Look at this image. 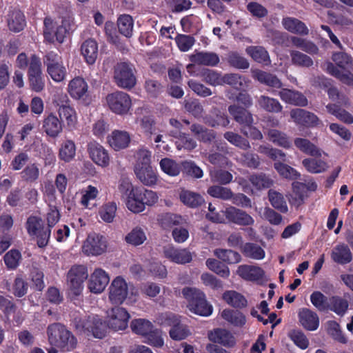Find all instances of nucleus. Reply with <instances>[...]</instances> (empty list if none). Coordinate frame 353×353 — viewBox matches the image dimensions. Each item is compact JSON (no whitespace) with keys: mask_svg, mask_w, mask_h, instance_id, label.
<instances>
[{"mask_svg":"<svg viewBox=\"0 0 353 353\" xmlns=\"http://www.w3.org/2000/svg\"><path fill=\"white\" fill-rule=\"evenodd\" d=\"M47 334L50 344L62 352H70L77 347V341L74 336L61 323L50 325Z\"/></svg>","mask_w":353,"mask_h":353,"instance_id":"1","label":"nucleus"},{"mask_svg":"<svg viewBox=\"0 0 353 353\" xmlns=\"http://www.w3.org/2000/svg\"><path fill=\"white\" fill-rule=\"evenodd\" d=\"M138 291L134 287L129 288L127 282L121 276L116 277L109 287V300L112 304L121 305L128 298L131 303L137 300Z\"/></svg>","mask_w":353,"mask_h":353,"instance_id":"2","label":"nucleus"},{"mask_svg":"<svg viewBox=\"0 0 353 353\" xmlns=\"http://www.w3.org/2000/svg\"><path fill=\"white\" fill-rule=\"evenodd\" d=\"M182 294L188 301V307L191 312L203 316L212 313V306L208 303L204 293L201 290L186 287L183 289Z\"/></svg>","mask_w":353,"mask_h":353,"instance_id":"3","label":"nucleus"},{"mask_svg":"<svg viewBox=\"0 0 353 353\" xmlns=\"http://www.w3.org/2000/svg\"><path fill=\"white\" fill-rule=\"evenodd\" d=\"M28 79L30 88L36 92H40L45 88V77L42 70V63L39 57L32 54L28 69Z\"/></svg>","mask_w":353,"mask_h":353,"instance_id":"4","label":"nucleus"},{"mask_svg":"<svg viewBox=\"0 0 353 353\" xmlns=\"http://www.w3.org/2000/svg\"><path fill=\"white\" fill-rule=\"evenodd\" d=\"M87 268L84 265H74L68 271L67 281L70 295L78 296L83 290V283L88 279Z\"/></svg>","mask_w":353,"mask_h":353,"instance_id":"5","label":"nucleus"},{"mask_svg":"<svg viewBox=\"0 0 353 353\" xmlns=\"http://www.w3.org/2000/svg\"><path fill=\"white\" fill-rule=\"evenodd\" d=\"M43 63L47 72L56 82L63 81L66 77L67 71L63 65L61 57L57 52L50 51L43 58Z\"/></svg>","mask_w":353,"mask_h":353,"instance_id":"6","label":"nucleus"},{"mask_svg":"<svg viewBox=\"0 0 353 353\" xmlns=\"http://www.w3.org/2000/svg\"><path fill=\"white\" fill-rule=\"evenodd\" d=\"M135 192V198L126 203L128 210L134 213L143 212L146 205H152L158 201L159 196L152 190L139 188Z\"/></svg>","mask_w":353,"mask_h":353,"instance_id":"7","label":"nucleus"},{"mask_svg":"<svg viewBox=\"0 0 353 353\" xmlns=\"http://www.w3.org/2000/svg\"><path fill=\"white\" fill-rule=\"evenodd\" d=\"M114 79L119 87L130 89L135 85L137 82L134 68L128 63H119L114 68Z\"/></svg>","mask_w":353,"mask_h":353,"instance_id":"8","label":"nucleus"},{"mask_svg":"<svg viewBox=\"0 0 353 353\" xmlns=\"http://www.w3.org/2000/svg\"><path fill=\"white\" fill-rule=\"evenodd\" d=\"M105 103L112 112L119 115L127 114L132 105L130 96L121 91L108 94L105 97Z\"/></svg>","mask_w":353,"mask_h":353,"instance_id":"9","label":"nucleus"},{"mask_svg":"<svg viewBox=\"0 0 353 353\" xmlns=\"http://www.w3.org/2000/svg\"><path fill=\"white\" fill-rule=\"evenodd\" d=\"M130 315L126 309L122 307H114L107 313V325L113 331L125 330L128 325Z\"/></svg>","mask_w":353,"mask_h":353,"instance_id":"10","label":"nucleus"},{"mask_svg":"<svg viewBox=\"0 0 353 353\" xmlns=\"http://www.w3.org/2000/svg\"><path fill=\"white\" fill-rule=\"evenodd\" d=\"M27 230L30 236H36L39 248L47 245L50 236V229L43 226L41 219L30 216L27 221Z\"/></svg>","mask_w":353,"mask_h":353,"instance_id":"11","label":"nucleus"},{"mask_svg":"<svg viewBox=\"0 0 353 353\" xmlns=\"http://www.w3.org/2000/svg\"><path fill=\"white\" fill-rule=\"evenodd\" d=\"M67 28L65 22L61 21L59 24L52 19L46 17L44 20L43 35L45 39L50 43L54 41V38L59 43H63L67 34Z\"/></svg>","mask_w":353,"mask_h":353,"instance_id":"12","label":"nucleus"},{"mask_svg":"<svg viewBox=\"0 0 353 353\" xmlns=\"http://www.w3.org/2000/svg\"><path fill=\"white\" fill-rule=\"evenodd\" d=\"M164 321L161 323L170 326L169 331L170 336L175 341H181L185 339L190 334L188 327L181 323L179 318L173 314H165L163 315Z\"/></svg>","mask_w":353,"mask_h":353,"instance_id":"13","label":"nucleus"},{"mask_svg":"<svg viewBox=\"0 0 353 353\" xmlns=\"http://www.w3.org/2000/svg\"><path fill=\"white\" fill-rule=\"evenodd\" d=\"M107 249L105 237L97 233L90 234L82 245L83 252L88 256L102 254Z\"/></svg>","mask_w":353,"mask_h":353,"instance_id":"14","label":"nucleus"},{"mask_svg":"<svg viewBox=\"0 0 353 353\" xmlns=\"http://www.w3.org/2000/svg\"><path fill=\"white\" fill-rule=\"evenodd\" d=\"M290 114L294 123L297 125L314 128L321 124V120L315 114L304 109H292Z\"/></svg>","mask_w":353,"mask_h":353,"instance_id":"15","label":"nucleus"},{"mask_svg":"<svg viewBox=\"0 0 353 353\" xmlns=\"http://www.w3.org/2000/svg\"><path fill=\"white\" fill-rule=\"evenodd\" d=\"M223 214L229 222L237 225L250 226L254 223V219L252 216L245 211L234 206L226 208L223 211Z\"/></svg>","mask_w":353,"mask_h":353,"instance_id":"16","label":"nucleus"},{"mask_svg":"<svg viewBox=\"0 0 353 353\" xmlns=\"http://www.w3.org/2000/svg\"><path fill=\"white\" fill-rule=\"evenodd\" d=\"M109 281L108 274L103 270L97 268L90 275L88 288L91 292L99 294L105 290Z\"/></svg>","mask_w":353,"mask_h":353,"instance_id":"17","label":"nucleus"},{"mask_svg":"<svg viewBox=\"0 0 353 353\" xmlns=\"http://www.w3.org/2000/svg\"><path fill=\"white\" fill-rule=\"evenodd\" d=\"M42 129L47 136L57 138L63 131L62 121L54 113H50L42 121Z\"/></svg>","mask_w":353,"mask_h":353,"instance_id":"18","label":"nucleus"},{"mask_svg":"<svg viewBox=\"0 0 353 353\" xmlns=\"http://www.w3.org/2000/svg\"><path fill=\"white\" fill-rule=\"evenodd\" d=\"M279 96L283 101L290 105L300 107L308 105L307 97L298 90L282 88L279 92Z\"/></svg>","mask_w":353,"mask_h":353,"instance_id":"19","label":"nucleus"},{"mask_svg":"<svg viewBox=\"0 0 353 353\" xmlns=\"http://www.w3.org/2000/svg\"><path fill=\"white\" fill-rule=\"evenodd\" d=\"M165 256L178 264L190 263L192 259V253L188 249H177L173 246L164 248Z\"/></svg>","mask_w":353,"mask_h":353,"instance_id":"20","label":"nucleus"},{"mask_svg":"<svg viewBox=\"0 0 353 353\" xmlns=\"http://www.w3.org/2000/svg\"><path fill=\"white\" fill-rule=\"evenodd\" d=\"M88 150L92 160L99 165L106 166L109 164L110 157L108 151L99 143L91 142Z\"/></svg>","mask_w":353,"mask_h":353,"instance_id":"21","label":"nucleus"},{"mask_svg":"<svg viewBox=\"0 0 353 353\" xmlns=\"http://www.w3.org/2000/svg\"><path fill=\"white\" fill-rule=\"evenodd\" d=\"M298 316L301 325L305 329L314 331L319 327V318L316 312L307 308H302L299 310Z\"/></svg>","mask_w":353,"mask_h":353,"instance_id":"22","label":"nucleus"},{"mask_svg":"<svg viewBox=\"0 0 353 353\" xmlns=\"http://www.w3.org/2000/svg\"><path fill=\"white\" fill-rule=\"evenodd\" d=\"M88 84L85 81L79 77L70 81L68 85V92L75 99H84L88 93Z\"/></svg>","mask_w":353,"mask_h":353,"instance_id":"23","label":"nucleus"},{"mask_svg":"<svg viewBox=\"0 0 353 353\" xmlns=\"http://www.w3.org/2000/svg\"><path fill=\"white\" fill-rule=\"evenodd\" d=\"M137 179L144 185L152 186L158 181V176L152 165L134 168Z\"/></svg>","mask_w":353,"mask_h":353,"instance_id":"24","label":"nucleus"},{"mask_svg":"<svg viewBox=\"0 0 353 353\" xmlns=\"http://www.w3.org/2000/svg\"><path fill=\"white\" fill-rule=\"evenodd\" d=\"M252 77L262 84L273 88H281L283 83L274 74L261 70H252Z\"/></svg>","mask_w":353,"mask_h":353,"instance_id":"25","label":"nucleus"},{"mask_svg":"<svg viewBox=\"0 0 353 353\" xmlns=\"http://www.w3.org/2000/svg\"><path fill=\"white\" fill-rule=\"evenodd\" d=\"M130 136L126 131L114 130L108 137V143L114 150H120L128 147Z\"/></svg>","mask_w":353,"mask_h":353,"instance_id":"26","label":"nucleus"},{"mask_svg":"<svg viewBox=\"0 0 353 353\" xmlns=\"http://www.w3.org/2000/svg\"><path fill=\"white\" fill-rule=\"evenodd\" d=\"M236 274L247 281H258L263 278L264 271L259 266L241 265L236 270Z\"/></svg>","mask_w":353,"mask_h":353,"instance_id":"27","label":"nucleus"},{"mask_svg":"<svg viewBox=\"0 0 353 353\" xmlns=\"http://www.w3.org/2000/svg\"><path fill=\"white\" fill-rule=\"evenodd\" d=\"M190 60L194 63L207 66H215L219 63L217 54L210 52H198L190 56Z\"/></svg>","mask_w":353,"mask_h":353,"instance_id":"28","label":"nucleus"},{"mask_svg":"<svg viewBox=\"0 0 353 353\" xmlns=\"http://www.w3.org/2000/svg\"><path fill=\"white\" fill-rule=\"evenodd\" d=\"M331 259L336 263L344 265L352 261V254L347 245L341 243L332 249Z\"/></svg>","mask_w":353,"mask_h":353,"instance_id":"29","label":"nucleus"},{"mask_svg":"<svg viewBox=\"0 0 353 353\" xmlns=\"http://www.w3.org/2000/svg\"><path fill=\"white\" fill-rule=\"evenodd\" d=\"M321 157H312L303 160L302 164L310 173L318 174L325 172L328 168V164Z\"/></svg>","mask_w":353,"mask_h":353,"instance_id":"30","label":"nucleus"},{"mask_svg":"<svg viewBox=\"0 0 353 353\" xmlns=\"http://www.w3.org/2000/svg\"><path fill=\"white\" fill-rule=\"evenodd\" d=\"M282 24L285 30L296 34L307 35L309 30L306 25L298 19L294 17H285Z\"/></svg>","mask_w":353,"mask_h":353,"instance_id":"31","label":"nucleus"},{"mask_svg":"<svg viewBox=\"0 0 353 353\" xmlns=\"http://www.w3.org/2000/svg\"><path fill=\"white\" fill-rule=\"evenodd\" d=\"M7 21L9 29L16 32L22 30L26 26L25 17L23 14L17 9H13L9 11Z\"/></svg>","mask_w":353,"mask_h":353,"instance_id":"32","label":"nucleus"},{"mask_svg":"<svg viewBox=\"0 0 353 353\" xmlns=\"http://www.w3.org/2000/svg\"><path fill=\"white\" fill-rule=\"evenodd\" d=\"M228 112L234 120L243 126L253 123L254 119L252 114L242 108L232 105L228 107Z\"/></svg>","mask_w":353,"mask_h":353,"instance_id":"33","label":"nucleus"},{"mask_svg":"<svg viewBox=\"0 0 353 353\" xmlns=\"http://www.w3.org/2000/svg\"><path fill=\"white\" fill-rule=\"evenodd\" d=\"M294 143L300 151L312 157H321L322 154H324L321 150L307 139L296 138Z\"/></svg>","mask_w":353,"mask_h":353,"instance_id":"34","label":"nucleus"},{"mask_svg":"<svg viewBox=\"0 0 353 353\" xmlns=\"http://www.w3.org/2000/svg\"><path fill=\"white\" fill-rule=\"evenodd\" d=\"M326 71L331 75L337 78L343 83L353 86V74L349 70H340L333 63H326Z\"/></svg>","mask_w":353,"mask_h":353,"instance_id":"35","label":"nucleus"},{"mask_svg":"<svg viewBox=\"0 0 353 353\" xmlns=\"http://www.w3.org/2000/svg\"><path fill=\"white\" fill-rule=\"evenodd\" d=\"M256 101L260 108L269 112L278 113L283 110L282 105L277 99L264 94L259 96Z\"/></svg>","mask_w":353,"mask_h":353,"instance_id":"36","label":"nucleus"},{"mask_svg":"<svg viewBox=\"0 0 353 353\" xmlns=\"http://www.w3.org/2000/svg\"><path fill=\"white\" fill-rule=\"evenodd\" d=\"M245 52L254 61L265 65L270 64L271 61L269 54L263 47L259 46H249L245 49Z\"/></svg>","mask_w":353,"mask_h":353,"instance_id":"37","label":"nucleus"},{"mask_svg":"<svg viewBox=\"0 0 353 353\" xmlns=\"http://www.w3.org/2000/svg\"><path fill=\"white\" fill-rule=\"evenodd\" d=\"M81 54L88 64H93L98 55V46L93 39L85 41L81 46Z\"/></svg>","mask_w":353,"mask_h":353,"instance_id":"38","label":"nucleus"},{"mask_svg":"<svg viewBox=\"0 0 353 353\" xmlns=\"http://www.w3.org/2000/svg\"><path fill=\"white\" fill-rule=\"evenodd\" d=\"M193 135L200 141L210 143L215 139L213 130H208L200 124L194 123L190 126Z\"/></svg>","mask_w":353,"mask_h":353,"instance_id":"39","label":"nucleus"},{"mask_svg":"<svg viewBox=\"0 0 353 353\" xmlns=\"http://www.w3.org/2000/svg\"><path fill=\"white\" fill-rule=\"evenodd\" d=\"M108 325L102 321L98 316H92L90 317V329L88 332L91 333L93 336L98 339L103 338L107 332Z\"/></svg>","mask_w":353,"mask_h":353,"instance_id":"40","label":"nucleus"},{"mask_svg":"<svg viewBox=\"0 0 353 353\" xmlns=\"http://www.w3.org/2000/svg\"><path fill=\"white\" fill-rule=\"evenodd\" d=\"M249 83V80L236 73L225 74L222 79V85L228 84L238 90L248 87Z\"/></svg>","mask_w":353,"mask_h":353,"instance_id":"41","label":"nucleus"},{"mask_svg":"<svg viewBox=\"0 0 353 353\" xmlns=\"http://www.w3.org/2000/svg\"><path fill=\"white\" fill-rule=\"evenodd\" d=\"M214 254L222 261L228 264L238 263L241 261V256L236 251L228 249H216Z\"/></svg>","mask_w":353,"mask_h":353,"instance_id":"42","label":"nucleus"},{"mask_svg":"<svg viewBox=\"0 0 353 353\" xmlns=\"http://www.w3.org/2000/svg\"><path fill=\"white\" fill-rule=\"evenodd\" d=\"M137 123L139 124L143 133L150 138L152 135L157 134L159 131L157 126V123L152 116H144L137 119Z\"/></svg>","mask_w":353,"mask_h":353,"instance_id":"43","label":"nucleus"},{"mask_svg":"<svg viewBox=\"0 0 353 353\" xmlns=\"http://www.w3.org/2000/svg\"><path fill=\"white\" fill-rule=\"evenodd\" d=\"M223 299L234 307H243L247 305L245 298L236 291H226L223 294Z\"/></svg>","mask_w":353,"mask_h":353,"instance_id":"44","label":"nucleus"},{"mask_svg":"<svg viewBox=\"0 0 353 353\" xmlns=\"http://www.w3.org/2000/svg\"><path fill=\"white\" fill-rule=\"evenodd\" d=\"M59 120H65L69 128H74L77 123V118L76 111L70 105L57 110Z\"/></svg>","mask_w":353,"mask_h":353,"instance_id":"45","label":"nucleus"},{"mask_svg":"<svg viewBox=\"0 0 353 353\" xmlns=\"http://www.w3.org/2000/svg\"><path fill=\"white\" fill-rule=\"evenodd\" d=\"M134 22L131 16L123 14L117 20V27L119 32L125 37L130 38L132 35Z\"/></svg>","mask_w":353,"mask_h":353,"instance_id":"46","label":"nucleus"},{"mask_svg":"<svg viewBox=\"0 0 353 353\" xmlns=\"http://www.w3.org/2000/svg\"><path fill=\"white\" fill-rule=\"evenodd\" d=\"M268 139L276 145L288 149L292 144L287 134L279 130L272 129L268 132Z\"/></svg>","mask_w":353,"mask_h":353,"instance_id":"47","label":"nucleus"},{"mask_svg":"<svg viewBox=\"0 0 353 353\" xmlns=\"http://www.w3.org/2000/svg\"><path fill=\"white\" fill-rule=\"evenodd\" d=\"M76 146L71 140L64 141L59 150V157L65 162L71 161L75 157Z\"/></svg>","mask_w":353,"mask_h":353,"instance_id":"48","label":"nucleus"},{"mask_svg":"<svg viewBox=\"0 0 353 353\" xmlns=\"http://www.w3.org/2000/svg\"><path fill=\"white\" fill-rule=\"evenodd\" d=\"M348 301L339 296H333L330 299L328 310L333 311L339 316L345 314L348 309Z\"/></svg>","mask_w":353,"mask_h":353,"instance_id":"49","label":"nucleus"},{"mask_svg":"<svg viewBox=\"0 0 353 353\" xmlns=\"http://www.w3.org/2000/svg\"><path fill=\"white\" fill-rule=\"evenodd\" d=\"M180 199L185 205L191 208H196L204 201L200 194L188 190H182L181 192Z\"/></svg>","mask_w":353,"mask_h":353,"instance_id":"50","label":"nucleus"},{"mask_svg":"<svg viewBox=\"0 0 353 353\" xmlns=\"http://www.w3.org/2000/svg\"><path fill=\"white\" fill-rule=\"evenodd\" d=\"M130 327L133 332L146 336L153 327L152 323L145 319H136L131 321Z\"/></svg>","mask_w":353,"mask_h":353,"instance_id":"51","label":"nucleus"},{"mask_svg":"<svg viewBox=\"0 0 353 353\" xmlns=\"http://www.w3.org/2000/svg\"><path fill=\"white\" fill-rule=\"evenodd\" d=\"M146 239V235L144 231L139 227L133 228L125 236V242L134 246H138L143 244L145 241Z\"/></svg>","mask_w":353,"mask_h":353,"instance_id":"52","label":"nucleus"},{"mask_svg":"<svg viewBox=\"0 0 353 353\" xmlns=\"http://www.w3.org/2000/svg\"><path fill=\"white\" fill-rule=\"evenodd\" d=\"M268 198L271 205L282 213H286L288 208L283 196L280 192L273 190L268 192Z\"/></svg>","mask_w":353,"mask_h":353,"instance_id":"53","label":"nucleus"},{"mask_svg":"<svg viewBox=\"0 0 353 353\" xmlns=\"http://www.w3.org/2000/svg\"><path fill=\"white\" fill-rule=\"evenodd\" d=\"M117 210V205L115 202H108L101 207L99 214L104 222L112 223L115 218Z\"/></svg>","mask_w":353,"mask_h":353,"instance_id":"54","label":"nucleus"},{"mask_svg":"<svg viewBox=\"0 0 353 353\" xmlns=\"http://www.w3.org/2000/svg\"><path fill=\"white\" fill-rule=\"evenodd\" d=\"M221 316L225 321L235 326L241 327L245 325L246 322L245 316L239 311L226 309L222 312Z\"/></svg>","mask_w":353,"mask_h":353,"instance_id":"55","label":"nucleus"},{"mask_svg":"<svg viewBox=\"0 0 353 353\" xmlns=\"http://www.w3.org/2000/svg\"><path fill=\"white\" fill-rule=\"evenodd\" d=\"M243 252L245 256L255 260H261L265 256V251L259 245L247 243L244 245Z\"/></svg>","mask_w":353,"mask_h":353,"instance_id":"56","label":"nucleus"},{"mask_svg":"<svg viewBox=\"0 0 353 353\" xmlns=\"http://www.w3.org/2000/svg\"><path fill=\"white\" fill-rule=\"evenodd\" d=\"M227 61L230 66L239 70H245L250 67V63L247 59L236 52H229Z\"/></svg>","mask_w":353,"mask_h":353,"instance_id":"57","label":"nucleus"},{"mask_svg":"<svg viewBox=\"0 0 353 353\" xmlns=\"http://www.w3.org/2000/svg\"><path fill=\"white\" fill-rule=\"evenodd\" d=\"M206 266L209 270L214 272L223 278H228L230 274V269L228 266L221 263L216 259H208L205 262Z\"/></svg>","mask_w":353,"mask_h":353,"instance_id":"58","label":"nucleus"},{"mask_svg":"<svg viewBox=\"0 0 353 353\" xmlns=\"http://www.w3.org/2000/svg\"><path fill=\"white\" fill-rule=\"evenodd\" d=\"M210 339L223 345L230 346L234 343V339L231 334L224 329H217L211 333Z\"/></svg>","mask_w":353,"mask_h":353,"instance_id":"59","label":"nucleus"},{"mask_svg":"<svg viewBox=\"0 0 353 353\" xmlns=\"http://www.w3.org/2000/svg\"><path fill=\"white\" fill-rule=\"evenodd\" d=\"M250 181L259 190L269 188L273 184L272 179L263 173L250 176Z\"/></svg>","mask_w":353,"mask_h":353,"instance_id":"60","label":"nucleus"},{"mask_svg":"<svg viewBox=\"0 0 353 353\" xmlns=\"http://www.w3.org/2000/svg\"><path fill=\"white\" fill-rule=\"evenodd\" d=\"M274 168L283 178L294 180L297 179L301 176L300 173L287 164L281 162H275Z\"/></svg>","mask_w":353,"mask_h":353,"instance_id":"61","label":"nucleus"},{"mask_svg":"<svg viewBox=\"0 0 353 353\" xmlns=\"http://www.w3.org/2000/svg\"><path fill=\"white\" fill-rule=\"evenodd\" d=\"M290 57L292 64L297 66L310 68L314 64L310 57L297 50L290 51Z\"/></svg>","mask_w":353,"mask_h":353,"instance_id":"62","label":"nucleus"},{"mask_svg":"<svg viewBox=\"0 0 353 353\" xmlns=\"http://www.w3.org/2000/svg\"><path fill=\"white\" fill-rule=\"evenodd\" d=\"M305 183L301 182H294L292 183L293 194L289 198V201L292 205L299 206L304 199Z\"/></svg>","mask_w":353,"mask_h":353,"instance_id":"63","label":"nucleus"},{"mask_svg":"<svg viewBox=\"0 0 353 353\" xmlns=\"http://www.w3.org/2000/svg\"><path fill=\"white\" fill-rule=\"evenodd\" d=\"M210 176L212 182L219 183L222 185L230 183L233 179V176L230 172L221 169L210 170Z\"/></svg>","mask_w":353,"mask_h":353,"instance_id":"64","label":"nucleus"}]
</instances>
